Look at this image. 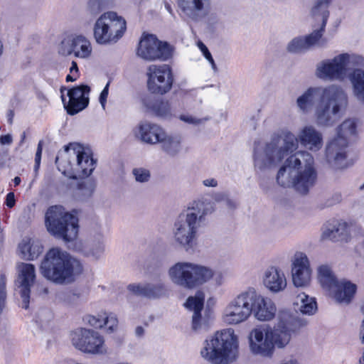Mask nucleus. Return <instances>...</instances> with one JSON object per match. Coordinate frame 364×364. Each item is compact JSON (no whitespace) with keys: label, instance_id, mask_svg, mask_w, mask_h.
I'll return each mask as SVG.
<instances>
[{"label":"nucleus","instance_id":"1","mask_svg":"<svg viewBox=\"0 0 364 364\" xmlns=\"http://www.w3.org/2000/svg\"><path fill=\"white\" fill-rule=\"evenodd\" d=\"M298 142L311 151H318L323 146L322 134L312 125H306L297 136L288 130L272 136L269 141L254 149V165L259 171L270 169L279 164L289 154L296 151Z\"/></svg>","mask_w":364,"mask_h":364},{"label":"nucleus","instance_id":"2","mask_svg":"<svg viewBox=\"0 0 364 364\" xmlns=\"http://www.w3.org/2000/svg\"><path fill=\"white\" fill-rule=\"evenodd\" d=\"M364 57L353 53H343L316 65V76L325 81H343L351 83L353 95L364 105Z\"/></svg>","mask_w":364,"mask_h":364},{"label":"nucleus","instance_id":"3","mask_svg":"<svg viewBox=\"0 0 364 364\" xmlns=\"http://www.w3.org/2000/svg\"><path fill=\"white\" fill-rule=\"evenodd\" d=\"M316 178L314 157L309 152L301 151L287 158L277 173V182L282 187H294L306 194Z\"/></svg>","mask_w":364,"mask_h":364},{"label":"nucleus","instance_id":"4","mask_svg":"<svg viewBox=\"0 0 364 364\" xmlns=\"http://www.w3.org/2000/svg\"><path fill=\"white\" fill-rule=\"evenodd\" d=\"M211 212L212 207L209 203L202 200L190 203L174 223V241L186 251L192 249L200 228L205 224L206 215Z\"/></svg>","mask_w":364,"mask_h":364},{"label":"nucleus","instance_id":"5","mask_svg":"<svg viewBox=\"0 0 364 364\" xmlns=\"http://www.w3.org/2000/svg\"><path fill=\"white\" fill-rule=\"evenodd\" d=\"M41 271L48 279L63 284L74 280L83 267L80 262L58 247L50 249L41 262Z\"/></svg>","mask_w":364,"mask_h":364},{"label":"nucleus","instance_id":"6","mask_svg":"<svg viewBox=\"0 0 364 364\" xmlns=\"http://www.w3.org/2000/svg\"><path fill=\"white\" fill-rule=\"evenodd\" d=\"M201 357L211 364H230L238 357V339L232 328L217 331L207 338L200 350Z\"/></svg>","mask_w":364,"mask_h":364},{"label":"nucleus","instance_id":"7","mask_svg":"<svg viewBox=\"0 0 364 364\" xmlns=\"http://www.w3.org/2000/svg\"><path fill=\"white\" fill-rule=\"evenodd\" d=\"M55 164L58 170L70 178H86L95 170L96 161L90 149L78 144H70L56 156Z\"/></svg>","mask_w":364,"mask_h":364},{"label":"nucleus","instance_id":"8","mask_svg":"<svg viewBox=\"0 0 364 364\" xmlns=\"http://www.w3.org/2000/svg\"><path fill=\"white\" fill-rule=\"evenodd\" d=\"M348 105V97L346 90L336 84L324 87L323 95L315 108V118L319 127L333 126Z\"/></svg>","mask_w":364,"mask_h":364},{"label":"nucleus","instance_id":"9","mask_svg":"<svg viewBox=\"0 0 364 364\" xmlns=\"http://www.w3.org/2000/svg\"><path fill=\"white\" fill-rule=\"evenodd\" d=\"M168 274L176 286L193 289L208 282L213 277V271L196 263L178 262L169 268Z\"/></svg>","mask_w":364,"mask_h":364},{"label":"nucleus","instance_id":"10","mask_svg":"<svg viewBox=\"0 0 364 364\" xmlns=\"http://www.w3.org/2000/svg\"><path fill=\"white\" fill-rule=\"evenodd\" d=\"M288 338L285 334L278 335L268 324L257 326L248 336L250 352L255 355L271 358L275 347L283 348L288 345Z\"/></svg>","mask_w":364,"mask_h":364},{"label":"nucleus","instance_id":"11","mask_svg":"<svg viewBox=\"0 0 364 364\" xmlns=\"http://www.w3.org/2000/svg\"><path fill=\"white\" fill-rule=\"evenodd\" d=\"M45 225L50 235L65 242L73 241L77 236V218L61 205H53L47 210Z\"/></svg>","mask_w":364,"mask_h":364},{"label":"nucleus","instance_id":"12","mask_svg":"<svg viewBox=\"0 0 364 364\" xmlns=\"http://www.w3.org/2000/svg\"><path fill=\"white\" fill-rule=\"evenodd\" d=\"M355 132L356 124L353 119H346L339 126L338 136L326 148V161L330 168L337 170L347 166L348 138L355 135Z\"/></svg>","mask_w":364,"mask_h":364},{"label":"nucleus","instance_id":"13","mask_svg":"<svg viewBox=\"0 0 364 364\" xmlns=\"http://www.w3.org/2000/svg\"><path fill=\"white\" fill-rule=\"evenodd\" d=\"M125 20L117 13L108 11L102 14L95 21L93 35L100 45L117 43L126 31Z\"/></svg>","mask_w":364,"mask_h":364},{"label":"nucleus","instance_id":"14","mask_svg":"<svg viewBox=\"0 0 364 364\" xmlns=\"http://www.w3.org/2000/svg\"><path fill=\"white\" fill-rule=\"evenodd\" d=\"M249 288L232 298L223 310L221 318L227 325L236 326L250 317Z\"/></svg>","mask_w":364,"mask_h":364},{"label":"nucleus","instance_id":"15","mask_svg":"<svg viewBox=\"0 0 364 364\" xmlns=\"http://www.w3.org/2000/svg\"><path fill=\"white\" fill-rule=\"evenodd\" d=\"M71 341L75 348L83 353L92 355L107 353L103 336L92 329H77L71 334Z\"/></svg>","mask_w":364,"mask_h":364},{"label":"nucleus","instance_id":"16","mask_svg":"<svg viewBox=\"0 0 364 364\" xmlns=\"http://www.w3.org/2000/svg\"><path fill=\"white\" fill-rule=\"evenodd\" d=\"M136 53L146 60L164 61L172 57L173 48L166 42L159 41L154 35H146L140 40Z\"/></svg>","mask_w":364,"mask_h":364},{"label":"nucleus","instance_id":"17","mask_svg":"<svg viewBox=\"0 0 364 364\" xmlns=\"http://www.w3.org/2000/svg\"><path fill=\"white\" fill-rule=\"evenodd\" d=\"M147 86L152 93L164 95L170 91L173 82L171 68L166 64L151 65L147 70Z\"/></svg>","mask_w":364,"mask_h":364},{"label":"nucleus","instance_id":"18","mask_svg":"<svg viewBox=\"0 0 364 364\" xmlns=\"http://www.w3.org/2000/svg\"><path fill=\"white\" fill-rule=\"evenodd\" d=\"M250 313L258 321H267L272 320L277 311L272 300L262 296L254 288H249Z\"/></svg>","mask_w":364,"mask_h":364},{"label":"nucleus","instance_id":"19","mask_svg":"<svg viewBox=\"0 0 364 364\" xmlns=\"http://www.w3.org/2000/svg\"><path fill=\"white\" fill-rule=\"evenodd\" d=\"M211 0H178V6L183 17L193 23H200L207 18L211 10Z\"/></svg>","mask_w":364,"mask_h":364},{"label":"nucleus","instance_id":"20","mask_svg":"<svg viewBox=\"0 0 364 364\" xmlns=\"http://www.w3.org/2000/svg\"><path fill=\"white\" fill-rule=\"evenodd\" d=\"M64 90L65 87L60 89L61 98L68 114L74 115L84 109L89 104L90 87L85 85L76 86L68 90V101L66 102Z\"/></svg>","mask_w":364,"mask_h":364},{"label":"nucleus","instance_id":"21","mask_svg":"<svg viewBox=\"0 0 364 364\" xmlns=\"http://www.w3.org/2000/svg\"><path fill=\"white\" fill-rule=\"evenodd\" d=\"M17 272L16 284L22 299V307L27 309L29 306L31 287L36 280L35 266L29 263H20L17 266Z\"/></svg>","mask_w":364,"mask_h":364},{"label":"nucleus","instance_id":"22","mask_svg":"<svg viewBox=\"0 0 364 364\" xmlns=\"http://www.w3.org/2000/svg\"><path fill=\"white\" fill-rule=\"evenodd\" d=\"M311 269L307 255L302 252H296L292 259V281L296 287H306L311 281Z\"/></svg>","mask_w":364,"mask_h":364},{"label":"nucleus","instance_id":"23","mask_svg":"<svg viewBox=\"0 0 364 364\" xmlns=\"http://www.w3.org/2000/svg\"><path fill=\"white\" fill-rule=\"evenodd\" d=\"M59 53L64 56L73 55L78 58H87L92 53L90 41L83 36H77L67 42H63Z\"/></svg>","mask_w":364,"mask_h":364},{"label":"nucleus","instance_id":"24","mask_svg":"<svg viewBox=\"0 0 364 364\" xmlns=\"http://www.w3.org/2000/svg\"><path fill=\"white\" fill-rule=\"evenodd\" d=\"M331 1V0H318L316 6L313 9V13L314 15L321 12L322 24L319 29L315 30L309 35L304 36L305 42H306V44L308 50L316 46H323L326 43V41L321 38L328 17V12L326 11V9Z\"/></svg>","mask_w":364,"mask_h":364},{"label":"nucleus","instance_id":"25","mask_svg":"<svg viewBox=\"0 0 364 364\" xmlns=\"http://www.w3.org/2000/svg\"><path fill=\"white\" fill-rule=\"evenodd\" d=\"M317 277L320 284L326 291L337 287L340 288L339 289L346 290V293L348 295L353 291L354 287L350 284L338 283V279L328 264H323L317 267Z\"/></svg>","mask_w":364,"mask_h":364},{"label":"nucleus","instance_id":"26","mask_svg":"<svg viewBox=\"0 0 364 364\" xmlns=\"http://www.w3.org/2000/svg\"><path fill=\"white\" fill-rule=\"evenodd\" d=\"M164 129L157 124L150 122H141L136 127V136L144 143L154 145L161 141Z\"/></svg>","mask_w":364,"mask_h":364},{"label":"nucleus","instance_id":"27","mask_svg":"<svg viewBox=\"0 0 364 364\" xmlns=\"http://www.w3.org/2000/svg\"><path fill=\"white\" fill-rule=\"evenodd\" d=\"M303 325L301 320L298 319L289 311H279L277 316V323L273 329L278 335L288 336V343L291 340V333L297 331Z\"/></svg>","mask_w":364,"mask_h":364},{"label":"nucleus","instance_id":"28","mask_svg":"<svg viewBox=\"0 0 364 364\" xmlns=\"http://www.w3.org/2000/svg\"><path fill=\"white\" fill-rule=\"evenodd\" d=\"M205 296L203 292L198 291L194 296L188 298L185 306L188 309L193 311L192 316V328L194 331H199L206 327L203 321L200 311L203 308Z\"/></svg>","mask_w":364,"mask_h":364},{"label":"nucleus","instance_id":"29","mask_svg":"<svg viewBox=\"0 0 364 364\" xmlns=\"http://www.w3.org/2000/svg\"><path fill=\"white\" fill-rule=\"evenodd\" d=\"M263 283L266 288L272 292H279L287 287V279L282 270L270 267L264 272Z\"/></svg>","mask_w":364,"mask_h":364},{"label":"nucleus","instance_id":"30","mask_svg":"<svg viewBox=\"0 0 364 364\" xmlns=\"http://www.w3.org/2000/svg\"><path fill=\"white\" fill-rule=\"evenodd\" d=\"M324 87H311L299 96L296 105L300 112L306 114L314 107L316 100L321 99L323 95Z\"/></svg>","mask_w":364,"mask_h":364},{"label":"nucleus","instance_id":"31","mask_svg":"<svg viewBox=\"0 0 364 364\" xmlns=\"http://www.w3.org/2000/svg\"><path fill=\"white\" fill-rule=\"evenodd\" d=\"M143 104L150 109L156 116L163 119H171L173 116V110L171 103L167 100H156L153 102L151 97H144Z\"/></svg>","mask_w":364,"mask_h":364},{"label":"nucleus","instance_id":"32","mask_svg":"<svg viewBox=\"0 0 364 364\" xmlns=\"http://www.w3.org/2000/svg\"><path fill=\"white\" fill-rule=\"evenodd\" d=\"M181 136L178 134L168 135L165 132L159 144H161V150L164 153L169 156L174 157L181 151Z\"/></svg>","mask_w":364,"mask_h":364},{"label":"nucleus","instance_id":"33","mask_svg":"<svg viewBox=\"0 0 364 364\" xmlns=\"http://www.w3.org/2000/svg\"><path fill=\"white\" fill-rule=\"evenodd\" d=\"M294 309L302 314L313 315L317 311L316 299L304 292L299 293L294 302Z\"/></svg>","mask_w":364,"mask_h":364},{"label":"nucleus","instance_id":"34","mask_svg":"<svg viewBox=\"0 0 364 364\" xmlns=\"http://www.w3.org/2000/svg\"><path fill=\"white\" fill-rule=\"evenodd\" d=\"M19 249L23 258L28 260H33L43 252V246L40 242L32 239L23 240L19 244Z\"/></svg>","mask_w":364,"mask_h":364},{"label":"nucleus","instance_id":"35","mask_svg":"<svg viewBox=\"0 0 364 364\" xmlns=\"http://www.w3.org/2000/svg\"><path fill=\"white\" fill-rule=\"evenodd\" d=\"M105 251V237L102 234L97 233L90 240L85 255L94 259H100Z\"/></svg>","mask_w":364,"mask_h":364},{"label":"nucleus","instance_id":"36","mask_svg":"<svg viewBox=\"0 0 364 364\" xmlns=\"http://www.w3.org/2000/svg\"><path fill=\"white\" fill-rule=\"evenodd\" d=\"M344 282L348 283L350 285L354 287L353 291L352 294L348 295V294H347V293H346V290H343V289L338 290L339 288L337 287H332V289H329L328 291L329 292L330 296L334 299L336 302L341 304L347 305L349 303H350V301H352V299L355 294L356 286H355V284H354L351 283L350 282L344 279L338 281V283H339V284L344 283Z\"/></svg>","mask_w":364,"mask_h":364},{"label":"nucleus","instance_id":"37","mask_svg":"<svg viewBox=\"0 0 364 364\" xmlns=\"http://www.w3.org/2000/svg\"><path fill=\"white\" fill-rule=\"evenodd\" d=\"M165 294V287L162 283H145V296L148 299H157Z\"/></svg>","mask_w":364,"mask_h":364},{"label":"nucleus","instance_id":"38","mask_svg":"<svg viewBox=\"0 0 364 364\" xmlns=\"http://www.w3.org/2000/svg\"><path fill=\"white\" fill-rule=\"evenodd\" d=\"M304 36L293 38L288 44L287 50L290 53H299L308 50Z\"/></svg>","mask_w":364,"mask_h":364},{"label":"nucleus","instance_id":"39","mask_svg":"<svg viewBox=\"0 0 364 364\" xmlns=\"http://www.w3.org/2000/svg\"><path fill=\"white\" fill-rule=\"evenodd\" d=\"M210 117H205L203 118H198L191 114H182L179 116V119L186 124L193 125L194 127H198L204 124L206 122L210 120Z\"/></svg>","mask_w":364,"mask_h":364},{"label":"nucleus","instance_id":"40","mask_svg":"<svg viewBox=\"0 0 364 364\" xmlns=\"http://www.w3.org/2000/svg\"><path fill=\"white\" fill-rule=\"evenodd\" d=\"M132 174L135 181L141 183L148 182L151 178L150 171L142 167L134 168L132 170Z\"/></svg>","mask_w":364,"mask_h":364},{"label":"nucleus","instance_id":"41","mask_svg":"<svg viewBox=\"0 0 364 364\" xmlns=\"http://www.w3.org/2000/svg\"><path fill=\"white\" fill-rule=\"evenodd\" d=\"M107 5V0H90L88 9L92 14L96 15L105 9Z\"/></svg>","mask_w":364,"mask_h":364},{"label":"nucleus","instance_id":"42","mask_svg":"<svg viewBox=\"0 0 364 364\" xmlns=\"http://www.w3.org/2000/svg\"><path fill=\"white\" fill-rule=\"evenodd\" d=\"M105 326L107 327V333H113L118 326V319L113 314L105 313Z\"/></svg>","mask_w":364,"mask_h":364},{"label":"nucleus","instance_id":"43","mask_svg":"<svg viewBox=\"0 0 364 364\" xmlns=\"http://www.w3.org/2000/svg\"><path fill=\"white\" fill-rule=\"evenodd\" d=\"M6 277L5 274H0V314L6 305Z\"/></svg>","mask_w":364,"mask_h":364},{"label":"nucleus","instance_id":"44","mask_svg":"<svg viewBox=\"0 0 364 364\" xmlns=\"http://www.w3.org/2000/svg\"><path fill=\"white\" fill-rule=\"evenodd\" d=\"M127 289L134 295L139 296H145V283H133L127 286Z\"/></svg>","mask_w":364,"mask_h":364},{"label":"nucleus","instance_id":"45","mask_svg":"<svg viewBox=\"0 0 364 364\" xmlns=\"http://www.w3.org/2000/svg\"><path fill=\"white\" fill-rule=\"evenodd\" d=\"M87 322L90 326L95 328H101L105 326V313L96 316H89L87 318Z\"/></svg>","mask_w":364,"mask_h":364},{"label":"nucleus","instance_id":"46","mask_svg":"<svg viewBox=\"0 0 364 364\" xmlns=\"http://www.w3.org/2000/svg\"><path fill=\"white\" fill-rule=\"evenodd\" d=\"M335 233L338 237H343L347 235L348 234V225L346 223L344 222H337L336 224L333 225Z\"/></svg>","mask_w":364,"mask_h":364},{"label":"nucleus","instance_id":"47","mask_svg":"<svg viewBox=\"0 0 364 364\" xmlns=\"http://www.w3.org/2000/svg\"><path fill=\"white\" fill-rule=\"evenodd\" d=\"M215 200L218 201L223 200L225 205L230 209H235L237 206V203L235 200L230 198L225 193H220L215 196Z\"/></svg>","mask_w":364,"mask_h":364},{"label":"nucleus","instance_id":"48","mask_svg":"<svg viewBox=\"0 0 364 364\" xmlns=\"http://www.w3.org/2000/svg\"><path fill=\"white\" fill-rule=\"evenodd\" d=\"M200 48L201 51L203 52L205 58L209 61V63L211 64L212 69L214 70V72L218 71L217 66L215 63V61L212 57V55L210 52L208 50V48L202 43L200 44Z\"/></svg>","mask_w":364,"mask_h":364},{"label":"nucleus","instance_id":"49","mask_svg":"<svg viewBox=\"0 0 364 364\" xmlns=\"http://www.w3.org/2000/svg\"><path fill=\"white\" fill-rule=\"evenodd\" d=\"M322 238L324 240H336L337 239V236L335 233V230L333 225H331L330 227L326 228L321 235Z\"/></svg>","mask_w":364,"mask_h":364},{"label":"nucleus","instance_id":"50","mask_svg":"<svg viewBox=\"0 0 364 364\" xmlns=\"http://www.w3.org/2000/svg\"><path fill=\"white\" fill-rule=\"evenodd\" d=\"M79 296L77 294L69 292L64 295L63 301L68 305L74 304L77 302Z\"/></svg>","mask_w":364,"mask_h":364},{"label":"nucleus","instance_id":"51","mask_svg":"<svg viewBox=\"0 0 364 364\" xmlns=\"http://www.w3.org/2000/svg\"><path fill=\"white\" fill-rule=\"evenodd\" d=\"M41 154H42V141H40L38 144L36 156H35V169L36 170L38 169L40 166Z\"/></svg>","mask_w":364,"mask_h":364},{"label":"nucleus","instance_id":"52","mask_svg":"<svg viewBox=\"0 0 364 364\" xmlns=\"http://www.w3.org/2000/svg\"><path fill=\"white\" fill-rule=\"evenodd\" d=\"M108 92H109V83H107L106 85V86L102 90V91L101 92L100 95V102L102 105L103 108H105V107L107 98L108 96Z\"/></svg>","mask_w":364,"mask_h":364},{"label":"nucleus","instance_id":"53","mask_svg":"<svg viewBox=\"0 0 364 364\" xmlns=\"http://www.w3.org/2000/svg\"><path fill=\"white\" fill-rule=\"evenodd\" d=\"M87 186H88V188H87V189H86L84 194L87 195V196H90L94 190V186L92 183H87L84 182V183L80 184L79 188H80V189L83 190V188H85Z\"/></svg>","mask_w":364,"mask_h":364},{"label":"nucleus","instance_id":"54","mask_svg":"<svg viewBox=\"0 0 364 364\" xmlns=\"http://www.w3.org/2000/svg\"><path fill=\"white\" fill-rule=\"evenodd\" d=\"M15 203H16V200H15L14 193L12 192L9 193L7 194L6 198V205L9 208H13L15 205Z\"/></svg>","mask_w":364,"mask_h":364},{"label":"nucleus","instance_id":"55","mask_svg":"<svg viewBox=\"0 0 364 364\" xmlns=\"http://www.w3.org/2000/svg\"><path fill=\"white\" fill-rule=\"evenodd\" d=\"M203 184L206 187L215 188L218 186V181L213 178H209L203 180Z\"/></svg>","mask_w":364,"mask_h":364},{"label":"nucleus","instance_id":"56","mask_svg":"<svg viewBox=\"0 0 364 364\" xmlns=\"http://www.w3.org/2000/svg\"><path fill=\"white\" fill-rule=\"evenodd\" d=\"M13 141L12 136L9 134L0 136V143L1 144H11Z\"/></svg>","mask_w":364,"mask_h":364},{"label":"nucleus","instance_id":"57","mask_svg":"<svg viewBox=\"0 0 364 364\" xmlns=\"http://www.w3.org/2000/svg\"><path fill=\"white\" fill-rule=\"evenodd\" d=\"M70 73L71 74H75V75H78V67H77V64L76 62H75V61L72 62V65L70 68Z\"/></svg>","mask_w":364,"mask_h":364},{"label":"nucleus","instance_id":"58","mask_svg":"<svg viewBox=\"0 0 364 364\" xmlns=\"http://www.w3.org/2000/svg\"><path fill=\"white\" fill-rule=\"evenodd\" d=\"M144 333V329L142 326H137L135 328V335L138 337H141Z\"/></svg>","mask_w":364,"mask_h":364},{"label":"nucleus","instance_id":"59","mask_svg":"<svg viewBox=\"0 0 364 364\" xmlns=\"http://www.w3.org/2000/svg\"><path fill=\"white\" fill-rule=\"evenodd\" d=\"M281 364H299V363H298V361L296 359L291 358L287 360H283L281 363Z\"/></svg>","mask_w":364,"mask_h":364},{"label":"nucleus","instance_id":"60","mask_svg":"<svg viewBox=\"0 0 364 364\" xmlns=\"http://www.w3.org/2000/svg\"><path fill=\"white\" fill-rule=\"evenodd\" d=\"M77 76H78L77 75L70 73L66 76V81L67 82H74L77 80Z\"/></svg>","mask_w":364,"mask_h":364},{"label":"nucleus","instance_id":"61","mask_svg":"<svg viewBox=\"0 0 364 364\" xmlns=\"http://www.w3.org/2000/svg\"><path fill=\"white\" fill-rule=\"evenodd\" d=\"M14 185L15 186H18L21 183V178L20 177L18 176H16L14 178Z\"/></svg>","mask_w":364,"mask_h":364},{"label":"nucleus","instance_id":"62","mask_svg":"<svg viewBox=\"0 0 364 364\" xmlns=\"http://www.w3.org/2000/svg\"><path fill=\"white\" fill-rule=\"evenodd\" d=\"M3 53V44L1 43V41H0V56Z\"/></svg>","mask_w":364,"mask_h":364},{"label":"nucleus","instance_id":"63","mask_svg":"<svg viewBox=\"0 0 364 364\" xmlns=\"http://www.w3.org/2000/svg\"><path fill=\"white\" fill-rule=\"evenodd\" d=\"M25 138H26V134H25V132H23V133L22 134V136H21V143H23V142L24 141Z\"/></svg>","mask_w":364,"mask_h":364}]
</instances>
